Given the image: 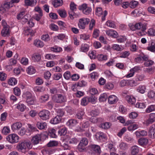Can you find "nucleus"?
I'll list each match as a JSON object with an SVG mask.
<instances>
[{
    "mask_svg": "<svg viewBox=\"0 0 155 155\" xmlns=\"http://www.w3.org/2000/svg\"><path fill=\"white\" fill-rule=\"evenodd\" d=\"M91 78L93 80L97 78L98 77V74L97 72H94L90 74Z\"/></svg>",
    "mask_w": 155,
    "mask_h": 155,
    "instance_id": "nucleus-54",
    "label": "nucleus"
},
{
    "mask_svg": "<svg viewBox=\"0 0 155 155\" xmlns=\"http://www.w3.org/2000/svg\"><path fill=\"white\" fill-rule=\"evenodd\" d=\"M126 99L129 103L133 104L135 102V99L133 96L127 95L126 97Z\"/></svg>",
    "mask_w": 155,
    "mask_h": 155,
    "instance_id": "nucleus-26",
    "label": "nucleus"
},
{
    "mask_svg": "<svg viewBox=\"0 0 155 155\" xmlns=\"http://www.w3.org/2000/svg\"><path fill=\"white\" fill-rule=\"evenodd\" d=\"M34 91L38 92H42L45 90V89L41 86H36L34 88Z\"/></svg>",
    "mask_w": 155,
    "mask_h": 155,
    "instance_id": "nucleus-49",
    "label": "nucleus"
},
{
    "mask_svg": "<svg viewBox=\"0 0 155 155\" xmlns=\"http://www.w3.org/2000/svg\"><path fill=\"white\" fill-rule=\"evenodd\" d=\"M67 138L69 140L70 143L74 144L77 143L78 142L77 139L75 137L71 138L70 137L67 136Z\"/></svg>",
    "mask_w": 155,
    "mask_h": 155,
    "instance_id": "nucleus-51",
    "label": "nucleus"
},
{
    "mask_svg": "<svg viewBox=\"0 0 155 155\" xmlns=\"http://www.w3.org/2000/svg\"><path fill=\"white\" fill-rule=\"evenodd\" d=\"M95 54V51H90L89 52L88 55L91 59H94L96 57Z\"/></svg>",
    "mask_w": 155,
    "mask_h": 155,
    "instance_id": "nucleus-64",
    "label": "nucleus"
},
{
    "mask_svg": "<svg viewBox=\"0 0 155 155\" xmlns=\"http://www.w3.org/2000/svg\"><path fill=\"white\" fill-rule=\"evenodd\" d=\"M66 101V97L60 94H58L55 99H54V101L57 103H62L65 102Z\"/></svg>",
    "mask_w": 155,
    "mask_h": 155,
    "instance_id": "nucleus-9",
    "label": "nucleus"
},
{
    "mask_svg": "<svg viewBox=\"0 0 155 155\" xmlns=\"http://www.w3.org/2000/svg\"><path fill=\"white\" fill-rule=\"evenodd\" d=\"M95 136L97 139H99L101 140L103 139H106V135L104 134L102 132H98L95 135Z\"/></svg>",
    "mask_w": 155,
    "mask_h": 155,
    "instance_id": "nucleus-18",
    "label": "nucleus"
},
{
    "mask_svg": "<svg viewBox=\"0 0 155 155\" xmlns=\"http://www.w3.org/2000/svg\"><path fill=\"white\" fill-rule=\"evenodd\" d=\"M89 147L91 150L93 152L91 153V155H99L100 154L101 150L99 146L96 144H91L90 145Z\"/></svg>",
    "mask_w": 155,
    "mask_h": 155,
    "instance_id": "nucleus-3",
    "label": "nucleus"
},
{
    "mask_svg": "<svg viewBox=\"0 0 155 155\" xmlns=\"http://www.w3.org/2000/svg\"><path fill=\"white\" fill-rule=\"evenodd\" d=\"M32 58L34 62H38L41 59V56L38 53H35L32 55Z\"/></svg>",
    "mask_w": 155,
    "mask_h": 155,
    "instance_id": "nucleus-22",
    "label": "nucleus"
},
{
    "mask_svg": "<svg viewBox=\"0 0 155 155\" xmlns=\"http://www.w3.org/2000/svg\"><path fill=\"white\" fill-rule=\"evenodd\" d=\"M52 4L55 8L61 6L63 4L62 0H54L52 2Z\"/></svg>",
    "mask_w": 155,
    "mask_h": 155,
    "instance_id": "nucleus-24",
    "label": "nucleus"
},
{
    "mask_svg": "<svg viewBox=\"0 0 155 155\" xmlns=\"http://www.w3.org/2000/svg\"><path fill=\"white\" fill-rule=\"evenodd\" d=\"M98 59L99 61L105 60L107 59V56L106 55L100 54L97 56Z\"/></svg>",
    "mask_w": 155,
    "mask_h": 155,
    "instance_id": "nucleus-60",
    "label": "nucleus"
},
{
    "mask_svg": "<svg viewBox=\"0 0 155 155\" xmlns=\"http://www.w3.org/2000/svg\"><path fill=\"white\" fill-rule=\"evenodd\" d=\"M6 139L9 142L14 143L18 142L19 137L16 134H12L9 135L6 137Z\"/></svg>",
    "mask_w": 155,
    "mask_h": 155,
    "instance_id": "nucleus-5",
    "label": "nucleus"
},
{
    "mask_svg": "<svg viewBox=\"0 0 155 155\" xmlns=\"http://www.w3.org/2000/svg\"><path fill=\"white\" fill-rule=\"evenodd\" d=\"M56 130L54 129H51L49 130L48 135L52 138H56L57 135L56 134Z\"/></svg>",
    "mask_w": 155,
    "mask_h": 155,
    "instance_id": "nucleus-31",
    "label": "nucleus"
},
{
    "mask_svg": "<svg viewBox=\"0 0 155 155\" xmlns=\"http://www.w3.org/2000/svg\"><path fill=\"white\" fill-rule=\"evenodd\" d=\"M148 96L150 98L155 99V92L153 91H150L148 93Z\"/></svg>",
    "mask_w": 155,
    "mask_h": 155,
    "instance_id": "nucleus-59",
    "label": "nucleus"
},
{
    "mask_svg": "<svg viewBox=\"0 0 155 155\" xmlns=\"http://www.w3.org/2000/svg\"><path fill=\"white\" fill-rule=\"evenodd\" d=\"M107 96L106 94L104 93L101 94L99 98V100L101 102L104 101H106Z\"/></svg>",
    "mask_w": 155,
    "mask_h": 155,
    "instance_id": "nucleus-42",
    "label": "nucleus"
},
{
    "mask_svg": "<svg viewBox=\"0 0 155 155\" xmlns=\"http://www.w3.org/2000/svg\"><path fill=\"white\" fill-rule=\"evenodd\" d=\"M138 142L140 145H145L147 144L148 143V140L146 138L143 137L141 138L138 140Z\"/></svg>",
    "mask_w": 155,
    "mask_h": 155,
    "instance_id": "nucleus-27",
    "label": "nucleus"
},
{
    "mask_svg": "<svg viewBox=\"0 0 155 155\" xmlns=\"http://www.w3.org/2000/svg\"><path fill=\"white\" fill-rule=\"evenodd\" d=\"M36 126L40 130H45L47 128V123L45 122H37Z\"/></svg>",
    "mask_w": 155,
    "mask_h": 155,
    "instance_id": "nucleus-15",
    "label": "nucleus"
},
{
    "mask_svg": "<svg viewBox=\"0 0 155 155\" xmlns=\"http://www.w3.org/2000/svg\"><path fill=\"white\" fill-rule=\"evenodd\" d=\"M58 12L61 18H64L66 16V13L65 10H58Z\"/></svg>",
    "mask_w": 155,
    "mask_h": 155,
    "instance_id": "nucleus-53",
    "label": "nucleus"
},
{
    "mask_svg": "<svg viewBox=\"0 0 155 155\" xmlns=\"http://www.w3.org/2000/svg\"><path fill=\"white\" fill-rule=\"evenodd\" d=\"M110 126L111 124L108 122L104 123L101 124V128L104 129H108L110 128Z\"/></svg>",
    "mask_w": 155,
    "mask_h": 155,
    "instance_id": "nucleus-46",
    "label": "nucleus"
},
{
    "mask_svg": "<svg viewBox=\"0 0 155 155\" xmlns=\"http://www.w3.org/2000/svg\"><path fill=\"white\" fill-rule=\"evenodd\" d=\"M17 108L21 111H23L26 108L25 106L23 104L19 102L17 106Z\"/></svg>",
    "mask_w": 155,
    "mask_h": 155,
    "instance_id": "nucleus-38",
    "label": "nucleus"
},
{
    "mask_svg": "<svg viewBox=\"0 0 155 155\" xmlns=\"http://www.w3.org/2000/svg\"><path fill=\"white\" fill-rule=\"evenodd\" d=\"M106 33L107 35L115 38H117L118 35L116 31L112 29L106 31Z\"/></svg>",
    "mask_w": 155,
    "mask_h": 155,
    "instance_id": "nucleus-12",
    "label": "nucleus"
},
{
    "mask_svg": "<svg viewBox=\"0 0 155 155\" xmlns=\"http://www.w3.org/2000/svg\"><path fill=\"white\" fill-rule=\"evenodd\" d=\"M154 122H155V113H151L149 114L147 122L149 124H151Z\"/></svg>",
    "mask_w": 155,
    "mask_h": 155,
    "instance_id": "nucleus-20",
    "label": "nucleus"
},
{
    "mask_svg": "<svg viewBox=\"0 0 155 155\" xmlns=\"http://www.w3.org/2000/svg\"><path fill=\"white\" fill-rule=\"evenodd\" d=\"M34 45L37 47H42L44 44L43 43L41 40H35L34 41Z\"/></svg>",
    "mask_w": 155,
    "mask_h": 155,
    "instance_id": "nucleus-29",
    "label": "nucleus"
},
{
    "mask_svg": "<svg viewBox=\"0 0 155 155\" xmlns=\"http://www.w3.org/2000/svg\"><path fill=\"white\" fill-rule=\"evenodd\" d=\"M61 118L58 116H56L52 118L50 120V123L52 124H57L61 122Z\"/></svg>",
    "mask_w": 155,
    "mask_h": 155,
    "instance_id": "nucleus-19",
    "label": "nucleus"
},
{
    "mask_svg": "<svg viewBox=\"0 0 155 155\" xmlns=\"http://www.w3.org/2000/svg\"><path fill=\"white\" fill-rule=\"evenodd\" d=\"M112 48L117 51H120L123 50L124 48L121 45L117 44H114L112 45Z\"/></svg>",
    "mask_w": 155,
    "mask_h": 155,
    "instance_id": "nucleus-34",
    "label": "nucleus"
},
{
    "mask_svg": "<svg viewBox=\"0 0 155 155\" xmlns=\"http://www.w3.org/2000/svg\"><path fill=\"white\" fill-rule=\"evenodd\" d=\"M79 9L82 10L84 14L88 15L90 13L91 11V8L89 7H88L86 4H83L79 7Z\"/></svg>",
    "mask_w": 155,
    "mask_h": 155,
    "instance_id": "nucleus-8",
    "label": "nucleus"
},
{
    "mask_svg": "<svg viewBox=\"0 0 155 155\" xmlns=\"http://www.w3.org/2000/svg\"><path fill=\"white\" fill-rule=\"evenodd\" d=\"M149 136L152 138H155V124L152 125L149 128Z\"/></svg>",
    "mask_w": 155,
    "mask_h": 155,
    "instance_id": "nucleus-10",
    "label": "nucleus"
},
{
    "mask_svg": "<svg viewBox=\"0 0 155 155\" xmlns=\"http://www.w3.org/2000/svg\"><path fill=\"white\" fill-rule=\"evenodd\" d=\"M26 131L25 128L23 127H21L16 132L19 135L22 136L24 135Z\"/></svg>",
    "mask_w": 155,
    "mask_h": 155,
    "instance_id": "nucleus-41",
    "label": "nucleus"
},
{
    "mask_svg": "<svg viewBox=\"0 0 155 155\" xmlns=\"http://www.w3.org/2000/svg\"><path fill=\"white\" fill-rule=\"evenodd\" d=\"M89 46L87 44H82L81 48V51L83 52H85L89 50Z\"/></svg>",
    "mask_w": 155,
    "mask_h": 155,
    "instance_id": "nucleus-36",
    "label": "nucleus"
},
{
    "mask_svg": "<svg viewBox=\"0 0 155 155\" xmlns=\"http://www.w3.org/2000/svg\"><path fill=\"white\" fill-rule=\"evenodd\" d=\"M155 110V105H151L148 107L146 109L145 111L147 113H150V112L154 111Z\"/></svg>",
    "mask_w": 155,
    "mask_h": 155,
    "instance_id": "nucleus-44",
    "label": "nucleus"
},
{
    "mask_svg": "<svg viewBox=\"0 0 155 155\" xmlns=\"http://www.w3.org/2000/svg\"><path fill=\"white\" fill-rule=\"evenodd\" d=\"M84 114V113L83 110H79L76 115V117L80 120L82 119Z\"/></svg>",
    "mask_w": 155,
    "mask_h": 155,
    "instance_id": "nucleus-40",
    "label": "nucleus"
},
{
    "mask_svg": "<svg viewBox=\"0 0 155 155\" xmlns=\"http://www.w3.org/2000/svg\"><path fill=\"white\" fill-rule=\"evenodd\" d=\"M135 134L137 137H140L141 136H146L147 134V132L144 130L141 131H136Z\"/></svg>",
    "mask_w": 155,
    "mask_h": 155,
    "instance_id": "nucleus-21",
    "label": "nucleus"
},
{
    "mask_svg": "<svg viewBox=\"0 0 155 155\" xmlns=\"http://www.w3.org/2000/svg\"><path fill=\"white\" fill-rule=\"evenodd\" d=\"M3 28L2 30L1 35L4 37H8L10 35V27L5 22L3 23Z\"/></svg>",
    "mask_w": 155,
    "mask_h": 155,
    "instance_id": "nucleus-2",
    "label": "nucleus"
},
{
    "mask_svg": "<svg viewBox=\"0 0 155 155\" xmlns=\"http://www.w3.org/2000/svg\"><path fill=\"white\" fill-rule=\"evenodd\" d=\"M78 123L77 121L75 119H71L67 122V125L68 126L72 127L76 125Z\"/></svg>",
    "mask_w": 155,
    "mask_h": 155,
    "instance_id": "nucleus-30",
    "label": "nucleus"
},
{
    "mask_svg": "<svg viewBox=\"0 0 155 155\" xmlns=\"http://www.w3.org/2000/svg\"><path fill=\"white\" fill-rule=\"evenodd\" d=\"M0 104H7L5 97L4 94L0 95Z\"/></svg>",
    "mask_w": 155,
    "mask_h": 155,
    "instance_id": "nucleus-47",
    "label": "nucleus"
},
{
    "mask_svg": "<svg viewBox=\"0 0 155 155\" xmlns=\"http://www.w3.org/2000/svg\"><path fill=\"white\" fill-rule=\"evenodd\" d=\"M147 49L152 52L155 51V41H151L147 47Z\"/></svg>",
    "mask_w": 155,
    "mask_h": 155,
    "instance_id": "nucleus-23",
    "label": "nucleus"
},
{
    "mask_svg": "<svg viewBox=\"0 0 155 155\" xmlns=\"http://www.w3.org/2000/svg\"><path fill=\"white\" fill-rule=\"evenodd\" d=\"M95 14L98 16H101V20L103 21L105 20V17L107 15V12L105 10L103 12L101 8L97 7L96 8Z\"/></svg>",
    "mask_w": 155,
    "mask_h": 155,
    "instance_id": "nucleus-6",
    "label": "nucleus"
},
{
    "mask_svg": "<svg viewBox=\"0 0 155 155\" xmlns=\"http://www.w3.org/2000/svg\"><path fill=\"white\" fill-rule=\"evenodd\" d=\"M49 97L48 94H45L41 96L40 98V100L41 102H45L48 101Z\"/></svg>",
    "mask_w": 155,
    "mask_h": 155,
    "instance_id": "nucleus-37",
    "label": "nucleus"
},
{
    "mask_svg": "<svg viewBox=\"0 0 155 155\" xmlns=\"http://www.w3.org/2000/svg\"><path fill=\"white\" fill-rule=\"evenodd\" d=\"M88 140L86 137H83L82 138L79 144L82 145L83 146H85L87 145L88 143Z\"/></svg>",
    "mask_w": 155,
    "mask_h": 155,
    "instance_id": "nucleus-39",
    "label": "nucleus"
},
{
    "mask_svg": "<svg viewBox=\"0 0 155 155\" xmlns=\"http://www.w3.org/2000/svg\"><path fill=\"white\" fill-rule=\"evenodd\" d=\"M41 140L40 136L39 134H37L33 137L31 140L32 143L34 145L38 144Z\"/></svg>",
    "mask_w": 155,
    "mask_h": 155,
    "instance_id": "nucleus-16",
    "label": "nucleus"
},
{
    "mask_svg": "<svg viewBox=\"0 0 155 155\" xmlns=\"http://www.w3.org/2000/svg\"><path fill=\"white\" fill-rule=\"evenodd\" d=\"M8 83L11 85H14L16 84L17 81L15 78H12L9 79Z\"/></svg>",
    "mask_w": 155,
    "mask_h": 155,
    "instance_id": "nucleus-48",
    "label": "nucleus"
},
{
    "mask_svg": "<svg viewBox=\"0 0 155 155\" xmlns=\"http://www.w3.org/2000/svg\"><path fill=\"white\" fill-rule=\"evenodd\" d=\"M22 124L20 122H16L12 125V129L14 132H16L22 127Z\"/></svg>",
    "mask_w": 155,
    "mask_h": 155,
    "instance_id": "nucleus-11",
    "label": "nucleus"
},
{
    "mask_svg": "<svg viewBox=\"0 0 155 155\" xmlns=\"http://www.w3.org/2000/svg\"><path fill=\"white\" fill-rule=\"evenodd\" d=\"M14 94L18 96H19L21 94V91L19 88L18 87H15L14 89Z\"/></svg>",
    "mask_w": 155,
    "mask_h": 155,
    "instance_id": "nucleus-63",
    "label": "nucleus"
},
{
    "mask_svg": "<svg viewBox=\"0 0 155 155\" xmlns=\"http://www.w3.org/2000/svg\"><path fill=\"white\" fill-rule=\"evenodd\" d=\"M138 2L135 1H132L130 3V6L131 8H134L138 5Z\"/></svg>",
    "mask_w": 155,
    "mask_h": 155,
    "instance_id": "nucleus-58",
    "label": "nucleus"
},
{
    "mask_svg": "<svg viewBox=\"0 0 155 155\" xmlns=\"http://www.w3.org/2000/svg\"><path fill=\"white\" fill-rule=\"evenodd\" d=\"M139 151V149L136 146H133L131 149V153L132 155H135L137 154Z\"/></svg>",
    "mask_w": 155,
    "mask_h": 155,
    "instance_id": "nucleus-32",
    "label": "nucleus"
},
{
    "mask_svg": "<svg viewBox=\"0 0 155 155\" xmlns=\"http://www.w3.org/2000/svg\"><path fill=\"white\" fill-rule=\"evenodd\" d=\"M25 4L27 6H34L36 5V0H25Z\"/></svg>",
    "mask_w": 155,
    "mask_h": 155,
    "instance_id": "nucleus-25",
    "label": "nucleus"
},
{
    "mask_svg": "<svg viewBox=\"0 0 155 155\" xmlns=\"http://www.w3.org/2000/svg\"><path fill=\"white\" fill-rule=\"evenodd\" d=\"M58 144L57 141L54 140L50 141L48 143L47 145L48 147H52L57 146Z\"/></svg>",
    "mask_w": 155,
    "mask_h": 155,
    "instance_id": "nucleus-50",
    "label": "nucleus"
},
{
    "mask_svg": "<svg viewBox=\"0 0 155 155\" xmlns=\"http://www.w3.org/2000/svg\"><path fill=\"white\" fill-rule=\"evenodd\" d=\"M138 127V125L137 124H134L129 126L127 127V129L131 131L137 129Z\"/></svg>",
    "mask_w": 155,
    "mask_h": 155,
    "instance_id": "nucleus-55",
    "label": "nucleus"
},
{
    "mask_svg": "<svg viewBox=\"0 0 155 155\" xmlns=\"http://www.w3.org/2000/svg\"><path fill=\"white\" fill-rule=\"evenodd\" d=\"M24 34L26 35H30L31 36H33L34 34V32L33 30L30 28H25L24 31Z\"/></svg>",
    "mask_w": 155,
    "mask_h": 155,
    "instance_id": "nucleus-28",
    "label": "nucleus"
},
{
    "mask_svg": "<svg viewBox=\"0 0 155 155\" xmlns=\"http://www.w3.org/2000/svg\"><path fill=\"white\" fill-rule=\"evenodd\" d=\"M118 101L117 97L115 95H111L109 96L108 102L109 104H114L116 103Z\"/></svg>",
    "mask_w": 155,
    "mask_h": 155,
    "instance_id": "nucleus-13",
    "label": "nucleus"
},
{
    "mask_svg": "<svg viewBox=\"0 0 155 155\" xmlns=\"http://www.w3.org/2000/svg\"><path fill=\"white\" fill-rule=\"evenodd\" d=\"M3 5L5 8L9 9L13 6V4L10 2H5Z\"/></svg>",
    "mask_w": 155,
    "mask_h": 155,
    "instance_id": "nucleus-61",
    "label": "nucleus"
},
{
    "mask_svg": "<svg viewBox=\"0 0 155 155\" xmlns=\"http://www.w3.org/2000/svg\"><path fill=\"white\" fill-rule=\"evenodd\" d=\"M147 23H146L139 22L136 23L134 26L135 28L137 30H140L142 31H140L138 33L139 36H142L145 35V30L147 29Z\"/></svg>",
    "mask_w": 155,
    "mask_h": 155,
    "instance_id": "nucleus-1",
    "label": "nucleus"
},
{
    "mask_svg": "<svg viewBox=\"0 0 155 155\" xmlns=\"http://www.w3.org/2000/svg\"><path fill=\"white\" fill-rule=\"evenodd\" d=\"M51 50L54 52H59L62 51V49L60 47L55 46L50 48Z\"/></svg>",
    "mask_w": 155,
    "mask_h": 155,
    "instance_id": "nucleus-45",
    "label": "nucleus"
},
{
    "mask_svg": "<svg viewBox=\"0 0 155 155\" xmlns=\"http://www.w3.org/2000/svg\"><path fill=\"white\" fill-rule=\"evenodd\" d=\"M146 88L144 85H140L137 88V91L141 94H143L145 92Z\"/></svg>",
    "mask_w": 155,
    "mask_h": 155,
    "instance_id": "nucleus-35",
    "label": "nucleus"
},
{
    "mask_svg": "<svg viewBox=\"0 0 155 155\" xmlns=\"http://www.w3.org/2000/svg\"><path fill=\"white\" fill-rule=\"evenodd\" d=\"M88 102V98L87 97H83L81 101V104L83 106L86 105Z\"/></svg>",
    "mask_w": 155,
    "mask_h": 155,
    "instance_id": "nucleus-52",
    "label": "nucleus"
},
{
    "mask_svg": "<svg viewBox=\"0 0 155 155\" xmlns=\"http://www.w3.org/2000/svg\"><path fill=\"white\" fill-rule=\"evenodd\" d=\"M130 54L129 51H125L121 53L120 54V57L121 58H126L128 57Z\"/></svg>",
    "mask_w": 155,
    "mask_h": 155,
    "instance_id": "nucleus-56",
    "label": "nucleus"
},
{
    "mask_svg": "<svg viewBox=\"0 0 155 155\" xmlns=\"http://www.w3.org/2000/svg\"><path fill=\"white\" fill-rule=\"evenodd\" d=\"M50 114V112L45 110H43L40 112L38 114V115L40 118L43 120L48 119L49 117Z\"/></svg>",
    "mask_w": 155,
    "mask_h": 155,
    "instance_id": "nucleus-7",
    "label": "nucleus"
},
{
    "mask_svg": "<svg viewBox=\"0 0 155 155\" xmlns=\"http://www.w3.org/2000/svg\"><path fill=\"white\" fill-rule=\"evenodd\" d=\"M114 87L113 84L110 82H107L104 86V88L109 90L112 89Z\"/></svg>",
    "mask_w": 155,
    "mask_h": 155,
    "instance_id": "nucleus-57",
    "label": "nucleus"
},
{
    "mask_svg": "<svg viewBox=\"0 0 155 155\" xmlns=\"http://www.w3.org/2000/svg\"><path fill=\"white\" fill-rule=\"evenodd\" d=\"M99 114V112L97 110H92L90 114L93 117L92 119H90V121L93 123L97 122V118L94 117L97 116Z\"/></svg>",
    "mask_w": 155,
    "mask_h": 155,
    "instance_id": "nucleus-14",
    "label": "nucleus"
},
{
    "mask_svg": "<svg viewBox=\"0 0 155 155\" xmlns=\"http://www.w3.org/2000/svg\"><path fill=\"white\" fill-rule=\"evenodd\" d=\"M89 21L90 20L87 18H82L80 19L78 24L79 28L81 29H84L85 28V25H87Z\"/></svg>",
    "mask_w": 155,
    "mask_h": 155,
    "instance_id": "nucleus-4",
    "label": "nucleus"
},
{
    "mask_svg": "<svg viewBox=\"0 0 155 155\" xmlns=\"http://www.w3.org/2000/svg\"><path fill=\"white\" fill-rule=\"evenodd\" d=\"M26 71L28 74H31L35 72V69L32 66H29L26 69Z\"/></svg>",
    "mask_w": 155,
    "mask_h": 155,
    "instance_id": "nucleus-33",
    "label": "nucleus"
},
{
    "mask_svg": "<svg viewBox=\"0 0 155 155\" xmlns=\"http://www.w3.org/2000/svg\"><path fill=\"white\" fill-rule=\"evenodd\" d=\"M67 133V129L65 127H63L60 129L58 131L59 134L60 136L64 135Z\"/></svg>",
    "mask_w": 155,
    "mask_h": 155,
    "instance_id": "nucleus-43",
    "label": "nucleus"
},
{
    "mask_svg": "<svg viewBox=\"0 0 155 155\" xmlns=\"http://www.w3.org/2000/svg\"><path fill=\"white\" fill-rule=\"evenodd\" d=\"M17 148L19 151L23 152L25 151L26 148V143L25 142H23L18 143L17 146Z\"/></svg>",
    "mask_w": 155,
    "mask_h": 155,
    "instance_id": "nucleus-17",
    "label": "nucleus"
},
{
    "mask_svg": "<svg viewBox=\"0 0 155 155\" xmlns=\"http://www.w3.org/2000/svg\"><path fill=\"white\" fill-rule=\"evenodd\" d=\"M10 130L9 128L7 127H4L2 130V133L5 135H7L9 133Z\"/></svg>",
    "mask_w": 155,
    "mask_h": 155,
    "instance_id": "nucleus-62",
    "label": "nucleus"
}]
</instances>
